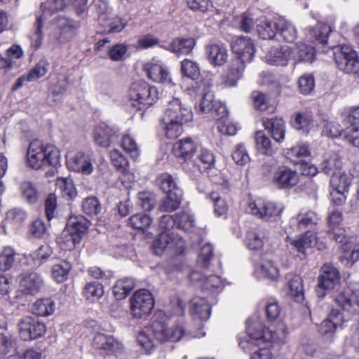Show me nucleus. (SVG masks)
Instances as JSON below:
<instances>
[{"mask_svg": "<svg viewBox=\"0 0 359 359\" xmlns=\"http://www.w3.org/2000/svg\"><path fill=\"white\" fill-rule=\"evenodd\" d=\"M196 162L201 165V171L199 173H202L208 169H210L214 167L215 162V157L214 154L206 149H202L200 151V154L195 158H193ZM198 172L193 174L197 175Z\"/></svg>", "mask_w": 359, "mask_h": 359, "instance_id": "obj_41", "label": "nucleus"}, {"mask_svg": "<svg viewBox=\"0 0 359 359\" xmlns=\"http://www.w3.org/2000/svg\"><path fill=\"white\" fill-rule=\"evenodd\" d=\"M255 138L257 149L259 152L266 156H272L274 154L276 148L263 131H257Z\"/></svg>", "mask_w": 359, "mask_h": 359, "instance_id": "obj_39", "label": "nucleus"}, {"mask_svg": "<svg viewBox=\"0 0 359 359\" xmlns=\"http://www.w3.org/2000/svg\"><path fill=\"white\" fill-rule=\"evenodd\" d=\"M18 327L20 336L24 341L39 338L46 331L44 323L30 316L22 318L18 323Z\"/></svg>", "mask_w": 359, "mask_h": 359, "instance_id": "obj_12", "label": "nucleus"}, {"mask_svg": "<svg viewBox=\"0 0 359 359\" xmlns=\"http://www.w3.org/2000/svg\"><path fill=\"white\" fill-rule=\"evenodd\" d=\"M71 266L67 262L55 264L52 268V276L57 283H62L67 278Z\"/></svg>", "mask_w": 359, "mask_h": 359, "instance_id": "obj_53", "label": "nucleus"}, {"mask_svg": "<svg viewBox=\"0 0 359 359\" xmlns=\"http://www.w3.org/2000/svg\"><path fill=\"white\" fill-rule=\"evenodd\" d=\"M26 218V212L21 208H15L7 212L4 225L12 229H18Z\"/></svg>", "mask_w": 359, "mask_h": 359, "instance_id": "obj_36", "label": "nucleus"}, {"mask_svg": "<svg viewBox=\"0 0 359 359\" xmlns=\"http://www.w3.org/2000/svg\"><path fill=\"white\" fill-rule=\"evenodd\" d=\"M55 302L49 299H40L34 302L32 306L33 313L39 316H48L55 311Z\"/></svg>", "mask_w": 359, "mask_h": 359, "instance_id": "obj_38", "label": "nucleus"}, {"mask_svg": "<svg viewBox=\"0 0 359 359\" xmlns=\"http://www.w3.org/2000/svg\"><path fill=\"white\" fill-rule=\"evenodd\" d=\"M334 59L341 71L347 74L359 72V57L356 51L351 48L345 46L335 48Z\"/></svg>", "mask_w": 359, "mask_h": 359, "instance_id": "obj_10", "label": "nucleus"}, {"mask_svg": "<svg viewBox=\"0 0 359 359\" xmlns=\"http://www.w3.org/2000/svg\"><path fill=\"white\" fill-rule=\"evenodd\" d=\"M278 19L275 21H264L257 25L259 36L263 39H272L277 35Z\"/></svg>", "mask_w": 359, "mask_h": 359, "instance_id": "obj_43", "label": "nucleus"}, {"mask_svg": "<svg viewBox=\"0 0 359 359\" xmlns=\"http://www.w3.org/2000/svg\"><path fill=\"white\" fill-rule=\"evenodd\" d=\"M118 132L116 128L101 123L94 130L95 142L100 147H107L114 137L117 136Z\"/></svg>", "mask_w": 359, "mask_h": 359, "instance_id": "obj_21", "label": "nucleus"}, {"mask_svg": "<svg viewBox=\"0 0 359 359\" xmlns=\"http://www.w3.org/2000/svg\"><path fill=\"white\" fill-rule=\"evenodd\" d=\"M263 125L268 130L275 141L280 142L283 140L285 133V122L282 118H271L264 120Z\"/></svg>", "mask_w": 359, "mask_h": 359, "instance_id": "obj_28", "label": "nucleus"}, {"mask_svg": "<svg viewBox=\"0 0 359 359\" xmlns=\"http://www.w3.org/2000/svg\"><path fill=\"white\" fill-rule=\"evenodd\" d=\"M341 276L338 269L332 264L326 263L321 266L320 274L318 277V284L316 287V294L318 298H323L329 291L339 290Z\"/></svg>", "mask_w": 359, "mask_h": 359, "instance_id": "obj_7", "label": "nucleus"}, {"mask_svg": "<svg viewBox=\"0 0 359 359\" xmlns=\"http://www.w3.org/2000/svg\"><path fill=\"white\" fill-rule=\"evenodd\" d=\"M312 122L313 117L311 114L307 112H299L292 121V125L297 130H306Z\"/></svg>", "mask_w": 359, "mask_h": 359, "instance_id": "obj_57", "label": "nucleus"}, {"mask_svg": "<svg viewBox=\"0 0 359 359\" xmlns=\"http://www.w3.org/2000/svg\"><path fill=\"white\" fill-rule=\"evenodd\" d=\"M27 161L28 165L35 170L56 166L60 161V151L54 145L43 146L38 141H33L27 150Z\"/></svg>", "mask_w": 359, "mask_h": 359, "instance_id": "obj_2", "label": "nucleus"}, {"mask_svg": "<svg viewBox=\"0 0 359 359\" xmlns=\"http://www.w3.org/2000/svg\"><path fill=\"white\" fill-rule=\"evenodd\" d=\"M330 184L334 189L348 191L350 182L348 177L340 170L338 172L332 173V176L330 177Z\"/></svg>", "mask_w": 359, "mask_h": 359, "instance_id": "obj_52", "label": "nucleus"}, {"mask_svg": "<svg viewBox=\"0 0 359 359\" xmlns=\"http://www.w3.org/2000/svg\"><path fill=\"white\" fill-rule=\"evenodd\" d=\"M59 29L57 39L60 43H65L70 40L74 34V32L79 27V24L67 18L60 16L56 20Z\"/></svg>", "mask_w": 359, "mask_h": 359, "instance_id": "obj_23", "label": "nucleus"}, {"mask_svg": "<svg viewBox=\"0 0 359 359\" xmlns=\"http://www.w3.org/2000/svg\"><path fill=\"white\" fill-rule=\"evenodd\" d=\"M292 54L291 48L287 46L280 48H272L266 55L269 64L276 66H285Z\"/></svg>", "mask_w": 359, "mask_h": 359, "instance_id": "obj_25", "label": "nucleus"}, {"mask_svg": "<svg viewBox=\"0 0 359 359\" xmlns=\"http://www.w3.org/2000/svg\"><path fill=\"white\" fill-rule=\"evenodd\" d=\"M283 208L277 207L273 203H249L247 212L266 221H276L280 218Z\"/></svg>", "mask_w": 359, "mask_h": 359, "instance_id": "obj_13", "label": "nucleus"}, {"mask_svg": "<svg viewBox=\"0 0 359 359\" xmlns=\"http://www.w3.org/2000/svg\"><path fill=\"white\" fill-rule=\"evenodd\" d=\"M191 313L201 320H207L210 316L211 309L206 299L194 297L191 300Z\"/></svg>", "mask_w": 359, "mask_h": 359, "instance_id": "obj_30", "label": "nucleus"}, {"mask_svg": "<svg viewBox=\"0 0 359 359\" xmlns=\"http://www.w3.org/2000/svg\"><path fill=\"white\" fill-rule=\"evenodd\" d=\"M231 49L236 55L235 60L250 62L255 53V46L252 40L247 36L235 37L231 42Z\"/></svg>", "mask_w": 359, "mask_h": 359, "instance_id": "obj_14", "label": "nucleus"}, {"mask_svg": "<svg viewBox=\"0 0 359 359\" xmlns=\"http://www.w3.org/2000/svg\"><path fill=\"white\" fill-rule=\"evenodd\" d=\"M82 210L88 215H96L100 212L101 206L96 197H88L83 201Z\"/></svg>", "mask_w": 359, "mask_h": 359, "instance_id": "obj_60", "label": "nucleus"}, {"mask_svg": "<svg viewBox=\"0 0 359 359\" xmlns=\"http://www.w3.org/2000/svg\"><path fill=\"white\" fill-rule=\"evenodd\" d=\"M93 346L107 354H114L123 349L121 343L114 339L111 335L104 333H97L93 340Z\"/></svg>", "mask_w": 359, "mask_h": 359, "instance_id": "obj_20", "label": "nucleus"}, {"mask_svg": "<svg viewBox=\"0 0 359 359\" xmlns=\"http://www.w3.org/2000/svg\"><path fill=\"white\" fill-rule=\"evenodd\" d=\"M328 234L332 235L336 242L341 244V250L347 252L351 250L350 238L348 236L346 231L343 228H334L328 229Z\"/></svg>", "mask_w": 359, "mask_h": 359, "instance_id": "obj_48", "label": "nucleus"}, {"mask_svg": "<svg viewBox=\"0 0 359 359\" xmlns=\"http://www.w3.org/2000/svg\"><path fill=\"white\" fill-rule=\"evenodd\" d=\"M158 225L164 229L158 233V249L164 250L172 241L168 231L175 225V217H172L170 215H163Z\"/></svg>", "mask_w": 359, "mask_h": 359, "instance_id": "obj_24", "label": "nucleus"}, {"mask_svg": "<svg viewBox=\"0 0 359 359\" xmlns=\"http://www.w3.org/2000/svg\"><path fill=\"white\" fill-rule=\"evenodd\" d=\"M83 294L87 300L95 302L103 296V285L98 282L88 283L83 287Z\"/></svg>", "mask_w": 359, "mask_h": 359, "instance_id": "obj_42", "label": "nucleus"}, {"mask_svg": "<svg viewBox=\"0 0 359 359\" xmlns=\"http://www.w3.org/2000/svg\"><path fill=\"white\" fill-rule=\"evenodd\" d=\"M315 88V79L312 74H304L298 80V89L304 95H311Z\"/></svg>", "mask_w": 359, "mask_h": 359, "instance_id": "obj_51", "label": "nucleus"}, {"mask_svg": "<svg viewBox=\"0 0 359 359\" xmlns=\"http://www.w3.org/2000/svg\"><path fill=\"white\" fill-rule=\"evenodd\" d=\"M309 155L310 151L305 144L293 147L287 152V158H290L294 162L297 161L299 159L303 161V158L308 157Z\"/></svg>", "mask_w": 359, "mask_h": 359, "instance_id": "obj_58", "label": "nucleus"}, {"mask_svg": "<svg viewBox=\"0 0 359 359\" xmlns=\"http://www.w3.org/2000/svg\"><path fill=\"white\" fill-rule=\"evenodd\" d=\"M232 158L237 165H244L250 161L249 155L245 147L238 144L231 154Z\"/></svg>", "mask_w": 359, "mask_h": 359, "instance_id": "obj_64", "label": "nucleus"}, {"mask_svg": "<svg viewBox=\"0 0 359 359\" xmlns=\"http://www.w3.org/2000/svg\"><path fill=\"white\" fill-rule=\"evenodd\" d=\"M213 256V248L210 243L205 244L201 249L197 264L201 268H208Z\"/></svg>", "mask_w": 359, "mask_h": 359, "instance_id": "obj_55", "label": "nucleus"}, {"mask_svg": "<svg viewBox=\"0 0 359 359\" xmlns=\"http://www.w3.org/2000/svg\"><path fill=\"white\" fill-rule=\"evenodd\" d=\"M246 330L248 338L240 341L241 348L245 352L253 351L251 359H271V353L268 348H259L254 350L255 347L261 346L267 341L265 336L266 331L262 325L258 323L250 324L248 320Z\"/></svg>", "mask_w": 359, "mask_h": 359, "instance_id": "obj_3", "label": "nucleus"}, {"mask_svg": "<svg viewBox=\"0 0 359 359\" xmlns=\"http://www.w3.org/2000/svg\"><path fill=\"white\" fill-rule=\"evenodd\" d=\"M191 119V110L182 107L179 99L173 97L161 118L166 137L170 140L178 137L183 132V125Z\"/></svg>", "mask_w": 359, "mask_h": 359, "instance_id": "obj_1", "label": "nucleus"}, {"mask_svg": "<svg viewBox=\"0 0 359 359\" xmlns=\"http://www.w3.org/2000/svg\"><path fill=\"white\" fill-rule=\"evenodd\" d=\"M155 305L152 294L146 289L135 291L130 298V315L133 319H146Z\"/></svg>", "mask_w": 359, "mask_h": 359, "instance_id": "obj_6", "label": "nucleus"}, {"mask_svg": "<svg viewBox=\"0 0 359 359\" xmlns=\"http://www.w3.org/2000/svg\"><path fill=\"white\" fill-rule=\"evenodd\" d=\"M133 279L124 278L116 281L113 287V294L117 299H124L134 288Z\"/></svg>", "mask_w": 359, "mask_h": 359, "instance_id": "obj_37", "label": "nucleus"}, {"mask_svg": "<svg viewBox=\"0 0 359 359\" xmlns=\"http://www.w3.org/2000/svg\"><path fill=\"white\" fill-rule=\"evenodd\" d=\"M20 189L22 196L29 203H35L39 198V192L36 186L29 181H24L20 184Z\"/></svg>", "mask_w": 359, "mask_h": 359, "instance_id": "obj_46", "label": "nucleus"}, {"mask_svg": "<svg viewBox=\"0 0 359 359\" xmlns=\"http://www.w3.org/2000/svg\"><path fill=\"white\" fill-rule=\"evenodd\" d=\"M156 94L155 88L149 86L145 82L137 81L131 84L128 97L131 104L141 110L145 106H151L155 102Z\"/></svg>", "mask_w": 359, "mask_h": 359, "instance_id": "obj_8", "label": "nucleus"}, {"mask_svg": "<svg viewBox=\"0 0 359 359\" xmlns=\"http://www.w3.org/2000/svg\"><path fill=\"white\" fill-rule=\"evenodd\" d=\"M49 63L46 60H40L28 74V81H35L43 76L48 72Z\"/></svg>", "mask_w": 359, "mask_h": 359, "instance_id": "obj_59", "label": "nucleus"}, {"mask_svg": "<svg viewBox=\"0 0 359 359\" xmlns=\"http://www.w3.org/2000/svg\"><path fill=\"white\" fill-rule=\"evenodd\" d=\"M277 34L288 43L293 42L297 36V32L295 27L284 18L278 19Z\"/></svg>", "mask_w": 359, "mask_h": 359, "instance_id": "obj_33", "label": "nucleus"}, {"mask_svg": "<svg viewBox=\"0 0 359 359\" xmlns=\"http://www.w3.org/2000/svg\"><path fill=\"white\" fill-rule=\"evenodd\" d=\"M341 158L336 154H333L321 163L320 168L324 173L332 176L333 172L341 170Z\"/></svg>", "mask_w": 359, "mask_h": 359, "instance_id": "obj_45", "label": "nucleus"}, {"mask_svg": "<svg viewBox=\"0 0 359 359\" xmlns=\"http://www.w3.org/2000/svg\"><path fill=\"white\" fill-rule=\"evenodd\" d=\"M56 186L60 190L63 197L72 200L76 196V191L72 180L68 178H59Z\"/></svg>", "mask_w": 359, "mask_h": 359, "instance_id": "obj_50", "label": "nucleus"}, {"mask_svg": "<svg viewBox=\"0 0 359 359\" xmlns=\"http://www.w3.org/2000/svg\"><path fill=\"white\" fill-rule=\"evenodd\" d=\"M171 316L158 309V341H178L184 334V330L181 326L168 327L167 321Z\"/></svg>", "mask_w": 359, "mask_h": 359, "instance_id": "obj_11", "label": "nucleus"}, {"mask_svg": "<svg viewBox=\"0 0 359 359\" xmlns=\"http://www.w3.org/2000/svg\"><path fill=\"white\" fill-rule=\"evenodd\" d=\"M21 255L10 247L5 248L0 253V264L1 271H7L17 265Z\"/></svg>", "mask_w": 359, "mask_h": 359, "instance_id": "obj_34", "label": "nucleus"}, {"mask_svg": "<svg viewBox=\"0 0 359 359\" xmlns=\"http://www.w3.org/2000/svg\"><path fill=\"white\" fill-rule=\"evenodd\" d=\"M196 149V144L191 137L181 139L172 147L174 155L184 160L183 168L192 174L201 171V165L192 158Z\"/></svg>", "mask_w": 359, "mask_h": 359, "instance_id": "obj_9", "label": "nucleus"}, {"mask_svg": "<svg viewBox=\"0 0 359 359\" xmlns=\"http://www.w3.org/2000/svg\"><path fill=\"white\" fill-rule=\"evenodd\" d=\"M347 122L349 126L345 129L344 138L353 146L359 147V107L349 114Z\"/></svg>", "mask_w": 359, "mask_h": 359, "instance_id": "obj_22", "label": "nucleus"}, {"mask_svg": "<svg viewBox=\"0 0 359 359\" xmlns=\"http://www.w3.org/2000/svg\"><path fill=\"white\" fill-rule=\"evenodd\" d=\"M196 45L194 38H177L169 45L168 50L177 54H189Z\"/></svg>", "mask_w": 359, "mask_h": 359, "instance_id": "obj_32", "label": "nucleus"}, {"mask_svg": "<svg viewBox=\"0 0 359 359\" xmlns=\"http://www.w3.org/2000/svg\"><path fill=\"white\" fill-rule=\"evenodd\" d=\"M43 285V280L35 272L24 273L19 277V292L24 295L37 294Z\"/></svg>", "mask_w": 359, "mask_h": 359, "instance_id": "obj_17", "label": "nucleus"}, {"mask_svg": "<svg viewBox=\"0 0 359 359\" xmlns=\"http://www.w3.org/2000/svg\"><path fill=\"white\" fill-rule=\"evenodd\" d=\"M121 147L132 158H136L139 156V147L135 139L130 135H126L123 137Z\"/></svg>", "mask_w": 359, "mask_h": 359, "instance_id": "obj_56", "label": "nucleus"}, {"mask_svg": "<svg viewBox=\"0 0 359 359\" xmlns=\"http://www.w3.org/2000/svg\"><path fill=\"white\" fill-rule=\"evenodd\" d=\"M112 165L121 173H126L129 168V162L120 151L114 149L110 153Z\"/></svg>", "mask_w": 359, "mask_h": 359, "instance_id": "obj_49", "label": "nucleus"}, {"mask_svg": "<svg viewBox=\"0 0 359 359\" xmlns=\"http://www.w3.org/2000/svg\"><path fill=\"white\" fill-rule=\"evenodd\" d=\"M193 215L186 212H180L175 215V225L178 229L185 231L190 230L194 226Z\"/></svg>", "mask_w": 359, "mask_h": 359, "instance_id": "obj_54", "label": "nucleus"}, {"mask_svg": "<svg viewBox=\"0 0 359 359\" xmlns=\"http://www.w3.org/2000/svg\"><path fill=\"white\" fill-rule=\"evenodd\" d=\"M335 302L344 311L358 315L359 319V290L353 294L350 290L339 292L334 297Z\"/></svg>", "mask_w": 359, "mask_h": 359, "instance_id": "obj_16", "label": "nucleus"}, {"mask_svg": "<svg viewBox=\"0 0 359 359\" xmlns=\"http://www.w3.org/2000/svg\"><path fill=\"white\" fill-rule=\"evenodd\" d=\"M209 62L215 66L223 65L227 59V50L223 46L212 44L206 47Z\"/></svg>", "mask_w": 359, "mask_h": 359, "instance_id": "obj_31", "label": "nucleus"}, {"mask_svg": "<svg viewBox=\"0 0 359 359\" xmlns=\"http://www.w3.org/2000/svg\"><path fill=\"white\" fill-rule=\"evenodd\" d=\"M67 163L69 170L84 175H89L94 170L92 158L83 152H77L69 157Z\"/></svg>", "mask_w": 359, "mask_h": 359, "instance_id": "obj_19", "label": "nucleus"}, {"mask_svg": "<svg viewBox=\"0 0 359 359\" xmlns=\"http://www.w3.org/2000/svg\"><path fill=\"white\" fill-rule=\"evenodd\" d=\"M151 222V217L145 214H136L130 217V225L137 229H144L148 227Z\"/></svg>", "mask_w": 359, "mask_h": 359, "instance_id": "obj_62", "label": "nucleus"}, {"mask_svg": "<svg viewBox=\"0 0 359 359\" xmlns=\"http://www.w3.org/2000/svg\"><path fill=\"white\" fill-rule=\"evenodd\" d=\"M52 254V250L48 245H41L34 252H33L30 256L33 259L34 266H38L41 264V261L46 259Z\"/></svg>", "mask_w": 359, "mask_h": 359, "instance_id": "obj_63", "label": "nucleus"}, {"mask_svg": "<svg viewBox=\"0 0 359 359\" xmlns=\"http://www.w3.org/2000/svg\"><path fill=\"white\" fill-rule=\"evenodd\" d=\"M157 339L156 326L154 323L145 328L137 337L139 344L145 350V353L150 354L155 350L154 341Z\"/></svg>", "mask_w": 359, "mask_h": 359, "instance_id": "obj_26", "label": "nucleus"}, {"mask_svg": "<svg viewBox=\"0 0 359 359\" xmlns=\"http://www.w3.org/2000/svg\"><path fill=\"white\" fill-rule=\"evenodd\" d=\"M181 72L183 76L196 80L200 76L198 65L191 60L185 59L181 62Z\"/></svg>", "mask_w": 359, "mask_h": 359, "instance_id": "obj_47", "label": "nucleus"}, {"mask_svg": "<svg viewBox=\"0 0 359 359\" xmlns=\"http://www.w3.org/2000/svg\"><path fill=\"white\" fill-rule=\"evenodd\" d=\"M256 272L259 276L272 280H276L279 277V270L278 267L273 262L269 260L264 261L257 264L256 266Z\"/></svg>", "mask_w": 359, "mask_h": 359, "instance_id": "obj_40", "label": "nucleus"}, {"mask_svg": "<svg viewBox=\"0 0 359 359\" xmlns=\"http://www.w3.org/2000/svg\"><path fill=\"white\" fill-rule=\"evenodd\" d=\"M290 295L296 302H302L304 299L303 280L299 276H294L289 281Z\"/></svg>", "mask_w": 359, "mask_h": 359, "instance_id": "obj_44", "label": "nucleus"}, {"mask_svg": "<svg viewBox=\"0 0 359 359\" xmlns=\"http://www.w3.org/2000/svg\"><path fill=\"white\" fill-rule=\"evenodd\" d=\"M318 221L319 217L313 211L300 212L296 217L292 218V222L297 225L299 231L312 229L318 223Z\"/></svg>", "mask_w": 359, "mask_h": 359, "instance_id": "obj_29", "label": "nucleus"}, {"mask_svg": "<svg viewBox=\"0 0 359 359\" xmlns=\"http://www.w3.org/2000/svg\"><path fill=\"white\" fill-rule=\"evenodd\" d=\"M159 180L161 181V189L165 196L162 199L158 210L164 212H172L176 210L180 207L182 201V190L177 185L173 177L170 174H162Z\"/></svg>", "mask_w": 359, "mask_h": 359, "instance_id": "obj_5", "label": "nucleus"}, {"mask_svg": "<svg viewBox=\"0 0 359 359\" xmlns=\"http://www.w3.org/2000/svg\"><path fill=\"white\" fill-rule=\"evenodd\" d=\"M331 32L332 28L328 25L318 23L315 27L309 29L308 36L312 41L327 44V37Z\"/></svg>", "mask_w": 359, "mask_h": 359, "instance_id": "obj_35", "label": "nucleus"}, {"mask_svg": "<svg viewBox=\"0 0 359 359\" xmlns=\"http://www.w3.org/2000/svg\"><path fill=\"white\" fill-rule=\"evenodd\" d=\"M245 63L240 60L233 59L229 65V71L224 80L225 86H235L237 81L242 77L245 68Z\"/></svg>", "mask_w": 359, "mask_h": 359, "instance_id": "obj_27", "label": "nucleus"}, {"mask_svg": "<svg viewBox=\"0 0 359 359\" xmlns=\"http://www.w3.org/2000/svg\"><path fill=\"white\" fill-rule=\"evenodd\" d=\"M272 182L278 189H290L299 182V175L287 166H279L273 173Z\"/></svg>", "mask_w": 359, "mask_h": 359, "instance_id": "obj_15", "label": "nucleus"}, {"mask_svg": "<svg viewBox=\"0 0 359 359\" xmlns=\"http://www.w3.org/2000/svg\"><path fill=\"white\" fill-rule=\"evenodd\" d=\"M89 224V221L83 216L70 217L57 242L63 243L65 249L74 248L80 241L81 236L87 232Z\"/></svg>", "mask_w": 359, "mask_h": 359, "instance_id": "obj_4", "label": "nucleus"}, {"mask_svg": "<svg viewBox=\"0 0 359 359\" xmlns=\"http://www.w3.org/2000/svg\"><path fill=\"white\" fill-rule=\"evenodd\" d=\"M218 102L215 101L213 93L211 90H208L203 93V97L201 100L199 104L200 110L205 114L210 113L215 108L216 103Z\"/></svg>", "mask_w": 359, "mask_h": 359, "instance_id": "obj_61", "label": "nucleus"}, {"mask_svg": "<svg viewBox=\"0 0 359 359\" xmlns=\"http://www.w3.org/2000/svg\"><path fill=\"white\" fill-rule=\"evenodd\" d=\"M317 238L313 232L307 231L304 235L297 239L292 240L291 250L301 259L306 258L308 251L316 244Z\"/></svg>", "mask_w": 359, "mask_h": 359, "instance_id": "obj_18", "label": "nucleus"}]
</instances>
